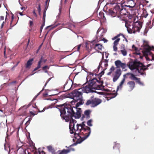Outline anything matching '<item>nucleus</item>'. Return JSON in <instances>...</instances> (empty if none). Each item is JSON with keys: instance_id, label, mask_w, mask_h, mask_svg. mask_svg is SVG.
I'll return each mask as SVG.
<instances>
[{"instance_id": "obj_28", "label": "nucleus", "mask_w": 154, "mask_h": 154, "mask_svg": "<svg viewBox=\"0 0 154 154\" xmlns=\"http://www.w3.org/2000/svg\"><path fill=\"white\" fill-rule=\"evenodd\" d=\"M119 17L121 20L124 21L125 20V14H121Z\"/></svg>"}, {"instance_id": "obj_14", "label": "nucleus", "mask_w": 154, "mask_h": 154, "mask_svg": "<svg viewBox=\"0 0 154 154\" xmlns=\"http://www.w3.org/2000/svg\"><path fill=\"white\" fill-rule=\"evenodd\" d=\"M106 32V30L105 29L99 28L97 31V33L98 35L102 36Z\"/></svg>"}, {"instance_id": "obj_31", "label": "nucleus", "mask_w": 154, "mask_h": 154, "mask_svg": "<svg viewBox=\"0 0 154 154\" xmlns=\"http://www.w3.org/2000/svg\"><path fill=\"white\" fill-rule=\"evenodd\" d=\"M92 119H90L87 121V124L88 125L90 126H92Z\"/></svg>"}, {"instance_id": "obj_29", "label": "nucleus", "mask_w": 154, "mask_h": 154, "mask_svg": "<svg viewBox=\"0 0 154 154\" xmlns=\"http://www.w3.org/2000/svg\"><path fill=\"white\" fill-rule=\"evenodd\" d=\"M47 61V60L43 58L42 57L41 58L38 63H40V65H41L42 63H45Z\"/></svg>"}, {"instance_id": "obj_18", "label": "nucleus", "mask_w": 154, "mask_h": 154, "mask_svg": "<svg viewBox=\"0 0 154 154\" xmlns=\"http://www.w3.org/2000/svg\"><path fill=\"white\" fill-rule=\"evenodd\" d=\"M120 39H116L113 43V50L115 51H116L117 50V48L116 46L117 45Z\"/></svg>"}, {"instance_id": "obj_39", "label": "nucleus", "mask_w": 154, "mask_h": 154, "mask_svg": "<svg viewBox=\"0 0 154 154\" xmlns=\"http://www.w3.org/2000/svg\"><path fill=\"white\" fill-rule=\"evenodd\" d=\"M47 149L49 151H51L52 149V147L50 146H48L47 147Z\"/></svg>"}, {"instance_id": "obj_16", "label": "nucleus", "mask_w": 154, "mask_h": 154, "mask_svg": "<svg viewBox=\"0 0 154 154\" xmlns=\"http://www.w3.org/2000/svg\"><path fill=\"white\" fill-rule=\"evenodd\" d=\"M126 20L127 21V22L128 23H130L131 20L132 21V22L133 21L132 19L133 18V16L132 14H126Z\"/></svg>"}, {"instance_id": "obj_55", "label": "nucleus", "mask_w": 154, "mask_h": 154, "mask_svg": "<svg viewBox=\"0 0 154 154\" xmlns=\"http://www.w3.org/2000/svg\"><path fill=\"white\" fill-rule=\"evenodd\" d=\"M33 14L35 15L36 16V13H35V11H34L33 12Z\"/></svg>"}, {"instance_id": "obj_51", "label": "nucleus", "mask_w": 154, "mask_h": 154, "mask_svg": "<svg viewBox=\"0 0 154 154\" xmlns=\"http://www.w3.org/2000/svg\"><path fill=\"white\" fill-rule=\"evenodd\" d=\"M5 50H6V47H5V48H4V54L5 56V52H6Z\"/></svg>"}, {"instance_id": "obj_30", "label": "nucleus", "mask_w": 154, "mask_h": 154, "mask_svg": "<svg viewBox=\"0 0 154 154\" xmlns=\"http://www.w3.org/2000/svg\"><path fill=\"white\" fill-rule=\"evenodd\" d=\"M90 111L89 110H87L85 112V114L87 118H89V114Z\"/></svg>"}, {"instance_id": "obj_61", "label": "nucleus", "mask_w": 154, "mask_h": 154, "mask_svg": "<svg viewBox=\"0 0 154 154\" xmlns=\"http://www.w3.org/2000/svg\"><path fill=\"white\" fill-rule=\"evenodd\" d=\"M53 100L55 101V102H55V103H56V102H57V100H56V99H54V100Z\"/></svg>"}, {"instance_id": "obj_24", "label": "nucleus", "mask_w": 154, "mask_h": 154, "mask_svg": "<svg viewBox=\"0 0 154 154\" xmlns=\"http://www.w3.org/2000/svg\"><path fill=\"white\" fill-rule=\"evenodd\" d=\"M71 151L70 149H63L61 151L59 154H67Z\"/></svg>"}, {"instance_id": "obj_19", "label": "nucleus", "mask_w": 154, "mask_h": 154, "mask_svg": "<svg viewBox=\"0 0 154 154\" xmlns=\"http://www.w3.org/2000/svg\"><path fill=\"white\" fill-rule=\"evenodd\" d=\"M109 12L110 14L113 17H114L116 15L117 13L115 9H114L113 10L112 9H109Z\"/></svg>"}, {"instance_id": "obj_36", "label": "nucleus", "mask_w": 154, "mask_h": 154, "mask_svg": "<svg viewBox=\"0 0 154 154\" xmlns=\"http://www.w3.org/2000/svg\"><path fill=\"white\" fill-rule=\"evenodd\" d=\"M49 69V67L48 66H45L42 67V70H45L46 69Z\"/></svg>"}, {"instance_id": "obj_35", "label": "nucleus", "mask_w": 154, "mask_h": 154, "mask_svg": "<svg viewBox=\"0 0 154 154\" xmlns=\"http://www.w3.org/2000/svg\"><path fill=\"white\" fill-rule=\"evenodd\" d=\"M131 77L132 79H133V80H135L136 79H137V78L135 77V76L134 75H133V74H131Z\"/></svg>"}, {"instance_id": "obj_59", "label": "nucleus", "mask_w": 154, "mask_h": 154, "mask_svg": "<svg viewBox=\"0 0 154 154\" xmlns=\"http://www.w3.org/2000/svg\"><path fill=\"white\" fill-rule=\"evenodd\" d=\"M42 44H41V45L39 46V49H38V50H39V49L40 48H41V46H42Z\"/></svg>"}, {"instance_id": "obj_32", "label": "nucleus", "mask_w": 154, "mask_h": 154, "mask_svg": "<svg viewBox=\"0 0 154 154\" xmlns=\"http://www.w3.org/2000/svg\"><path fill=\"white\" fill-rule=\"evenodd\" d=\"M104 55H105V57L106 58H107L109 55V54L106 52H103V54H102V58H104Z\"/></svg>"}, {"instance_id": "obj_20", "label": "nucleus", "mask_w": 154, "mask_h": 154, "mask_svg": "<svg viewBox=\"0 0 154 154\" xmlns=\"http://www.w3.org/2000/svg\"><path fill=\"white\" fill-rule=\"evenodd\" d=\"M33 61V59H29L27 62L26 66V68H29L30 66L32 65V61Z\"/></svg>"}, {"instance_id": "obj_46", "label": "nucleus", "mask_w": 154, "mask_h": 154, "mask_svg": "<svg viewBox=\"0 0 154 154\" xmlns=\"http://www.w3.org/2000/svg\"><path fill=\"white\" fill-rule=\"evenodd\" d=\"M81 45H79L78 46V47H77V51H79V49H80V47H81Z\"/></svg>"}, {"instance_id": "obj_34", "label": "nucleus", "mask_w": 154, "mask_h": 154, "mask_svg": "<svg viewBox=\"0 0 154 154\" xmlns=\"http://www.w3.org/2000/svg\"><path fill=\"white\" fill-rule=\"evenodd\" d=\"M92 100H88L86 103V105L87 106H88L90 104H91V106L92 105Z\"/></svg>"}, {"instance_id": "obj_21", "label": "nucleus", "mask_w": 154, "mask_h": 154, "mask_svg": "<svg viewBox=\"0 0 154 154\" xmlns=\"http://www.w3.org/2000/svg\"><path fill=\"white\" fill-rule=\"evenodd\" d=\"M85 122H83L82 123L80 124V125H78V124H76V127L78 125V126L79 127V130H80L83 129V128H85L86 126H85Z\"/></svg>"}, {"instance_id": "obj_27", "label": "nucleus", "mask_w": 154, "mask_h": 154, "mask_svg": "<svg viewBox=\"0 0 154 154\" xmlns=\"http://www.w3.org/2000/svg\"><path fill=\"white\" fill-rule=\"evenodd\" d=\"M124 38V35L122 34H119L115 36L113 38Z\"/></svg>"}, {"instance_id": "obj_37", "label": "nucleus", "mask_w": 154, "mask_h": 154, "mask_svg": "<svg viewBox=\"0 0 154 154\" xmlns=\"http://www.w3.org/2000/svg\"><path fill=\"white\" fill-rule=\"evenodd\" d=\"M35 154H45V152L43 151H42L41 152L38 151Z\"/></svg>"}, {"instance_id": "obj_26", "label": "nucleus", "mask_w": 154, "mask_h": 154, "mask_svg": "<svg viewBox=\"0 0 154 154\" xmlns=\"http://www.w3.org/2000/svg\"><path fill=\"white\" fill-rule=\"evenodd\" d=\"M115 69V67L113 66H112L109 69V72L107 74V75H110Z\"/></svg>"}, {"instance_id": "obj_6", "label": "nucleus", "mask_w": 154, "mask_h": 154, "mask_svg": "<svg viewBox=\"0 0 154 154\" xmlns=\"http://www.w3.org/2000/svg\"><path fill=\"white\" fill-rule=\"evenodd\" d=\"M130 23L127 22L126 20V27L127 28L128 32L130 34L134 33L135 31L134 30V25H133L132 21L131 20Z\"/></svg>"}, {"instance_id": "obj_53", "label": "nucleus", "mask_w": 154, "mask_h": 154, "mask_svg": "<svg viewBox=\"0 0 154 154\" xmlns=\"http://www.w3.org/2000/svg\"><path fill=\"white\" fill-rule=\"evenodd\" d=\"M43 26H42L41 27V28H40V31L41 32L42 30V29L43 28Z\"/></svg>"}, {"instance_id": "obj_17", "label": "nucleus", "mask_w": 154, "mask_h": 154, "mask_svg": "<svg viewBox=\"0 0 154 154\" xmlns=\"http://www.w3.org/2000/svg\"><path fill=\"white\" fill-rule=\"evenodd\" d=\"M99 65H100V67L101 66L102 68L103 69V70H105L108 66V64L106 62H100Z\"/></svg>"}, {"instance_id": "obj_42", "label": "nucleus", "mask_w": 154, "mask_h": 154, "mask_svg": "<svg viewBox=\"0 0 154 154\" xmlns=\"http://www.w3.org/2000/svg\"><path fill=\"white\" fill-rule=\"evenodd\" d=\"M135 80H137V82L140 84H141V83L140 82V78H137V79H136Z\"/></svg>"}, {"instance_id": "obj_1", "label": "nucleus", "mask_w": 154, "mask_h": 154, "mask_svg": "<svg viewBox=\"0 0 154 154\" xmlns=\"http://www.w3.org/2000/svg\"><path fill=\"white\" fill-rule=\"evenodd\" d=\"M81 90L80 88L78 90H74L72 92L73 99L79 102L77 103L76 107H71L69 106H65L64 104L58 105L57 107H59V110L60 112V116L66 122H68L71 118L74 117L75 119H79L81 116V109L78 108L79 105L83 104V102L82 100V96Z\"/></svg>"}, {"instance_id": "obj_48", "label": "nucleus", "mask_w": 154, "mask_h": 154, "mask_svg": "<svg viewBox=\"0 0 154 154\" xmlns=\"http://www.w3.org/2000/svg\"><path fill=\"white\" fill-rule=\"evenodd\" d=\"M48 95V94L47 93H45L43 94V96L45 97H46Z\"/></svg>"}, {"instance_id": "obj_64", "label": "nucleus", "mask_w": 154, "mask_h": 154, "mask_svg": "<svg viewBox=\"0 0 154 154\" xmlns=\"http://www.w3.org/2000/svg\"><path fill=\"white\" fill-rule=\"evenodd\" d=\"M146 59L147 60H150V59H149V58H148V57H146Z\"/></svg>"}, {"instance_id": "obj_41", "label": "nucleus", "mask_w": 154, "mask_h": 154, "mask_svg": "<svg viewBox=\"0 0 154 154\" xmlns=\"http://www.w3.org/2000/svg\"><path fill=\"white\" fill-rule=\"evenodd\" d=\"M105 70H103H103L99 74V75H100V76H101L102 75H103L104 73V71Z\"/></svg>"}, {"instance_id": "obj_43", "label": "nucleus", "mask_w": 154, "mask_h": 154, "mask_svg": "<svg viewBox=\"0 0 154 154\" xmlns=\"http://www.w3.org/2000/svg\"><path fill=\"white\" fill-rule=\"evenodd\" d=\"M121 53L124 56H125V50H121Z\"/></svg>"}, {"instance_id": "obj_10", "label": "nucleus", "mask_w": 154, "mask_h": 154, "mask_svg": "<svg viewBox=\"0 0 154 154\" xmlns=\"http://www.w3.org/2000/svg\"><path fill=\"white\" fill-rule=\"evenodd\" d=\"M142 27V23L139 21L135 22L134 24V30L135 33L137 31L139 32Z\"/></svg>"}, {"instance_id": "obj_13", "label": "nucleus", "mask_w": 154, "mask_h": 154, "mask_svg": "<svg viewBox=\"0 0 154 154\" xmlns=\"http://www.w3.org/2000/svg\"><path fill=\"white\" fill-rule=\"evenodd\" d=\"M101 102V100L98 98H95L92 100L91 107H94L100 104Z\"/></svg>"}, {"instance_id": "obj_57", "label": "nucleus", "mask_w": 154, "mask_h": 154, "mask_svg": "<svg viewBox=\"0 0 154 154\" xmlns=\"http://www.w3.org/2000/svg\"><path fill=\"white\" fill-rule=\"evenodd\" d=\"M71 149V151H74V149H73V148H70V149Z\"/></svg>"}, {"instance_id": "obj_2", "label": "nucleus", "mask_w": 154, "mask_h": 154, "mask_svg": "<svg viewBox=\"0 0 154 154\" xmlns=\"http://www.w3.org/2000/svg\"><path fill=\"white\" fill-rule=\"evenodd\" d=\"M76 123V121L75 120L72 119L70 120L69 125L70 132L71 134H74V137L75 138L81 139V141H78V143H80L89 136L91 133V128L88 127H86L85 128L79 130L77 125L75 127Z\"/></svg>"}, {"instance_id": "obj_8", "label": "nucleus", "mask_w": 154, "mask_h": 154, "mask_svg": "<svg viewBox=\"0 0 154 154\" xmlns=\"http://www.w3.org/2000/svg\"><path fill=\"white\" fill-rule=\"evenodd\" d=\"M100 65L99 66L98 68L97 69H95L94 70L93 72H90L89 75L87 76L86 78L87 80L88 81L89 79H95L94 78V76L95 77L97 74V73H98Z\"/></svg>"}, {"instance_id": "obj_3", "label": "nucleus", "mask_w": 154, "mask_h": 154, "mask_svg": "<svg viewBox=\"0 0 154 154\" xmlns=\"http://www.w3.org/2000/svg\"><path fill=\"white\" fill-rule=\"evenodd\" d=\"M86 85L81 88L80 90L83 92L87 93L91 92H95V89L102 90L103 87L98 85L99 82L96 79H89L87 80Z\"/></svg>"}, {"instance_id": "obj_9", "label": "nucleus", "mask_w": 154, "mask_h": 154, "mask_svg": "<svg viewBox=\"0 0 154 154\" xmlns=\"http://www.w3.org/2000/svg\"><path fill=\"white\" fill-rule=\"evenodd\" d=\"M126 7H129L130 9L131 10L135 5V3L134 2V0H126Z\"/></svg>"}, {"instance_id": "obj_52", "label": "nucleus", "mask_w": 154, "mask_h": 154, "mask_svg": "<svg viewBox=\"0 0 154 154\" xmlns=\"http://www.w3.org/2000/svg\"><path fill=\"white\" fill-rule=\"evenodd\" d=\"M152 60H154V55L153 54L152 55Z\"/></svg>"}, {"instance_id": "obj_47", "label": "nucleus", "mask_w": 154, "mask_h": 154, "mask_svg": "<svg viewBox=\"0 0 154 154\" xmlns=\"http://www.w3.org/2000/svg\"><path fill=\"white\" fill-rule=\"evenodd\" d=\"M29 24L30 26H32L33 24V22L32 21H29Z\"/></svg>"}, {"instance_id": "obj_45", "label": "nucleus", "mask_w": 154, "mask_h": 154, "mask_svg": "<svg viewBox=\"0 0 154 154\" xmlns=\"http://www.w3.org/2000/svg\"><path fill=\"white\" fill-rule=\"evenodd\" d=\"M4 19V17L2 16H0V20L1 21L3 20Z\"/></svg>"}, {"instance_id": "obj_5", "label": "nucleus", "mask_w": 154, "mask_h": 154, "mask_svg": "<svg viewBox=\"0 0 154 154\" xmlns=\"http://www.w3.org/2000/svg\"><path fill=\"white\" fill-rule=\"evenodd\" d=\"M144 47L142 51V52L143 54L145 56H148V54H150V51L151 50H153L154 49V47L152 46V47H150L147 42H146L144 41Z\"/></svg>"}, {"instance_id": "obj_15", "label": "nucleus", "mask_w": 154, "mask_h": 154, "mask_svg": "<svg viewBox=\"0 0 154 154\" xmlns=\"http://www.w3.org/2000/svg\"><path fill=\"white\" fill-rule=\"evenodd\" d=\"M124 78L120 82L119 85L118 86L117 89V91L119 90H121L123 87V85L124 83L125 78V74L123 75Z\"/></svg>"}, {"instance_id": "obj_62", "label": "nucleus", "mask_w": 154, "mask_h": 154, "mask_svg": "<svg viewBox=\"0 0 154 154\" xmlns=\"http://www.w3.org/2000/svg\"><path fill=\"white\" fill-rule=\"evenodd\" d=\"M38 11L39 12H40V7L39 6V9H38Z\"/></svg>"}, {"instance_id": "obj_56", "label": "nucleus", "mask_w": 154, "mask_h": 154, "mask_svg": "<svg viewBox=\"0 0 154 154\" xmlns=\"http://www.w3.org/2000/svg\"><path fill=\"white\" fill-rule=\"evenodd\" d=\"M19 14H20V15L21 16H22L23 15V14H22V12H19Z\"/></svg>"}, {"instance_id": "obj_44", "label": "nucleus", "mask_w": 154, "mask_h": 154, "mask_svg": "<svg viewBox=\"0 0 154 154\" xmlns=\"http://www.w3.org/2000/svg\"><path fill=\"white\" fill-rule=\"evenodd\" d=\"M135 54L137 55H140V53L139 52V51L137 50V49L136 50V51H135Z\"/></svg>"}, {"instance_id": "obj_63", "label": "nucleus", "mask_w": 154, "mask_h": 154, "mask_svg": "<svg viewBox=\"0 0 154 154\" xmlns=\"http://www.w3.org/2000/svg\"><path fill=\"white\" fill-rule=\"evenodd\" d=\"M102 92H98V93L99 94H102Z\"/></svg>"}, {"instance_id": "obj_50", "label": "nucleus", "mask_w": 154, "mask_h": 154, "mask_svg": "<svg viewBox=\"0 0 154 154\" xmlns=\"http://www.w3.org/2000/svg\"><path fill=\"white\" fill-rule=\"evenodd\" d=\"M148 14L147 13H146V14H144L143 16L145 17L146 18L148 16Z\"/></svg>"}, {"instance_id": "obj_4", "label": "nucleus", "mask_w": 154, "mask_h": 154, "mask_svg": "<svg viewBox=\"0 0 154 154\" xmlns=\"http://www.w3.org/2000/svg\"><path fill=\"white\" fill-rule=\"evenodd\" d=\"M150 65V64H149L146 66H145L136 60L134 61L130 62L128 65V67L131 70H136V71H137L138 73H140L141 75H143L144 74L146 75L145 72H144V71L148 69V67Z\"/></svg>"}, {"instance_id": "obj_7", "label": "nucleus", "mask_w": 154, "mask_h": 154, "mask_svg": "<svg viewBox=\"0 0 154 154\" xmlns=\"http://www.w3.org/2000/svg\"><path fill=\"white\" fill-rule=\"evenodd\" d=\"M121 74V70L120 69H118L116 71L112 74L113 81L115 82L119 79Z\"/></svg>"}, {"instance_id": "obj_22", "label": "nucleus", "mask_w": 154, "mask_h": 154, "mask_svg": "<svg viewBox=\"0 0 154 154\" xmlns=\"http://www.w3.org/2000/svg\"><path fill=\"white\" fill-rule=\"evenodd\" d=\"M24 151L22 147L19 148L17 150V154H24Z\"/></svg>"}, {"instance_id": "obj_25", "label": "nucleus", "mask_w": 154, "mask_h": 154, "mask_svg": "<svg viewBox=\"0 0 154 154\" xmlns=\"http://www.w3.org/2000/svg\"><path fill=\"white\" fill-rule=\"evenodd\" d=\"M106 94L110 96L109 97L110 99L115 97L116 95V94H114L110 92L107 93Z\"/></svg>"}, {"instance_id": "obj_60", "label": "nucleus", "mask_w": 154, "mask_h": 154, "mask_svg": "<svg viewBox=\"0 0 154 154\" xmlns=\"http://www.w3.org/2000/svg\"><path fill=\"white\" fill-rule=\"evenodd\" d=\"M45 109L44 108L43 109V110L42 111H39V112H43L44 111H45Z\"/></svg>"}, {"instance_id": "obj_49", "label": "nucleus", "mask_w": 154, "mask_h": 154, "mask_svg": "<svg viewBox=\"0 0 154 154\" xmlns=\"http://www.w3.org/2000/svg\"><path fill=\"white\" fill-rule=\"evenodd\" d=\"M103 40L104 41V42H106L108 41L106 39H103Z\"/></svg>"}, {"instance_id": "obj_12", "label": "nucleus", "mask_w": 154, "mask_h": 154, "mask_svg": "<svg viewBox=\"0 0 154 154\" xmlns=\"http://www.w3.org/2000/svg\"><path fill=\"white\" fill-rule=\"evenodd\" d=\"M135 83L134 81H130L127 84V89L128 91H131L134 88Z\"/></svg>"}, {"instance_id": "obj_11", "label": "nucleus", "mask_w": 154, "mask_h": 154, "mask_svg": "<svg viewBox=\"0 0 154 154\" xmlns=\"http://www.w3.org/2000/svg\"><path fill=\"white\" fill-rule=\"evenodd\" d=\"M115 63L117 68L118 69L120 67H121L122 69H125V63H122L121 61L119 60L116 61L115 62Z\"/></svg>"}, {"instance_id": "obj_38", "label": "nucleus", "mask_w": 154, "mask_h": 154, "mask_svg": "<svg viewBox=\"0 0 154 154\" xmlns=\"http://www.w3.org/2000/svg\"><path fill=\"white\" fill-rule=\"evenodd\" d=\"M51 79V78H49L48 79V80L46 82V83H45V86H44V87L42 89V90L40 92H41L42 91H43L44 89V88L45 87V86H46V85H47L48 83Z\"/></svg>"}, {"instance_id": "obj_40", "label": "nucleus", "mask_w": 154, "mask_h": 154, "mask_svg": "<svg viewBox=\"0 0 154 154\" xmlns=\"http://www.w3.org/2000/svg\"><path fill=\"white\" fill-rule=\"evenodd\" d=\"M132 48L133 50H134L135 51H136L137 50V48L135 46L133 45L132 46Z\"/></svg>"}, {"instance_id": "obj_23", "label": "nucleus", "mask_w": 154, "mask_h": 154, "mask_svg": "<svg viewBox=\"0 0 154 154\" xmlns=\"http://www.w3.org/2000/svg\"><path fill=\"white\" fill-rule=\"evenodd\" d=\"M103 47L101 44H96L95 45V48L96 50H101Z\"/></svg>"}, {"instance_id": "obj_54", "label": "nucleus", "mask_w": 154, "mask_h": 154, "mask_svg": "<svg viewBox=\"0 0 154 154\" xmlns=\"http://www.w3.org/2000/svg\"><path fill=\"white\" fill-rule=\"evenodd\" d=\"M21 9L25 10L26 8L25 7H22L21 8Z\"/></svg>"}, {"instance_id": "obj_33", "label": "nucleus", "mask_w": 154, "mask_h": 154, "mask_svg": "<svg viewBox=\"0 0 154 154\" xmlns=\"http://www.w3.org/2000/svg\"><path fill=\"white\" fill-rule=\"evenodd\" d=\"M41 65H40V63H38L37 66L34 69L33 71H35L37 70L38 69L40 68L41 67Z\"/></svg>"}, {"instance_id": "obj_58", "label": "nucleus", "mask_w": 154, "mask_h": 154, "mask_svg": "<svg viewBox=\"0 0 154 154\" xmlns=\"http://www.w3.org/2000/svg\"><path fill=\"white\" fill-rule=\"evenodd\" d=\"M44 71L45 72L48 73V71L46 70V69H45V70H44Z\"/></svg>"}]
</instances>
